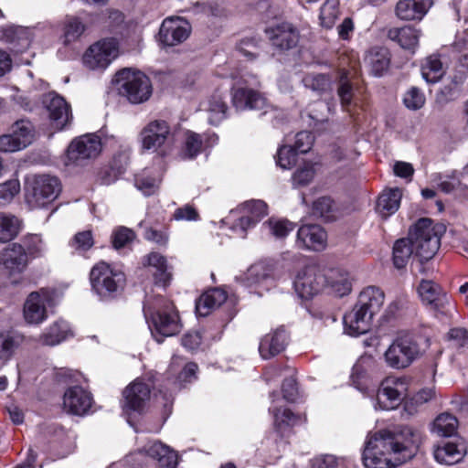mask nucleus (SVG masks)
I'll list each match as a JSON object with an SVG mask.
<instances>
[{
	"label": "nucleus",
	"instance_id": "1",
	"mask_svg": "<svg viewBox=\"0 0 468 468\" xmlns=\"http://www.w3.org/2000/svg\"><path fill=\"white\" fill-rule=\"evenodd\" d=\"M421 443L420 431L410 426H401L399 431H380L366 442L362 453L366 468H392L417 453Z\"/></svg>",
	"mask_w": 468,
	"mask_h": 468
},
{
	"label": "nucleus",
	"instance_id": "2",
	"mask_svg": "<svg viewBox=\"0 0 468 468\" xmlns=\"http://www.w3.org/2000/svg\"><path fill=\"white\" fill-rule=\"evenodd\" d=\"M446 225L429 218H421L410 229L409 237L395 241L392 251L393 264L403 269L412 254L420 261L433 258L441 247V239L446 232Z\"/></svg>",
	"mask_w": 468,
	"mask_h": 468
},
{
	"label": "nucleus",
	"instance_id": "3",
	"mask_svg": "<svg viewBox=\"0 0 468 468\" xmlns=\"http://www.w3.org/2000/svg\"><path fill=\"white\" fill-rule=\"evenodd\" d=\"M144 313L158 343L163 341V337L175 335L181 330L178 312L170 300L157 298L154 307L145 305Z\"/></svg>",
	"mask_w": 468,
	"mask_h": 468
},
{
	"label": "nucleus",
	"instance_id": "4",
	"mask_svg": "<svg viewBox=\"0 0 468 468\" xmlns=\"http://www.w3.org/2000/svg\"><path fill=\"white\" fill-rule=\"evenodd\" d=\"M422 356L419 336L410 331L399 332L384 353L387 366L402 370Z\"/></svg>",
	"mask_w": 468,
	"mask_h": 468
},
{
	"label": "nucleus",
	"instance_id": "5",
	"mask_svg": "<svg viewBox=\"0 0 468 468\" xmlns=\"http://www.w3.org/2000/svg\"><path fill=\"white\" fill-rule=\"evenodd\" d=\"M125 282L124 272L104 261L94 264L90 271L91 290L101 300L115 298L123 290Z\"/></svg>",
	"mask_w": 468,
	"mask_h": 468
},
{
	"label": "nucleus",
	"instance_id": "6",
	"mask_svg": "<svg viewBox=\"0 0 468 468\" xmlns=\"http://www.w3.org/2000/svg\"><path fill=\"white\" fill-rule=\"evenodd\" d=\"M385 301L384 292L377 286H367L358 295L356 310L353 319V337L367 335L372 320L381 310Z\"/></svg>",
	"mask_w": 468,
	"mask_h": 468
},
{
	"label": "nucleus",
	"instance_id": "7",
	"mask_svg": "<svg viewBox=\"0 0 468 468\" xmlns=\"http://www.w3.org/2000/svg\"><path fill=\"white\" fill-rule=\"evenodd\" d=\"M117 90L120 96L132 104L147 101L153 93L150 79L140 70L122 69L116 73Z\"/></svg>",
	"mask_w": 468,
	"mask_h": 468
},
{
	"label": "nucleus",
	"instance_id": "8",
	"mask_svg": "<svg viewBox=\"0 0 468 468\" xmlns=\"http://www.w3.org/2000/svg\"><path fill=\"white\" fill-rule=\"evenodd\" d=\"M171 134L170 124L161 119L149 122L140 132L141 147L144 151H152L161 156H166L171 152L167 144Z\"/></svg>",
	"mask_w": 468,
	"mask_h": 468
},
{
	"label": "nucleus",
	"instance_id": "9",
	"mask_svg": "<svg viewBox=\"0 0 468 468\" xmlns=\"http://www.w3.org/2000/svg\"><path fill=\"white\" fill-rule=\"evenodd\" d=\"M61 191L59 180L46 175L33 178L27 189V202L32 207H46L52 204Z\"/></svg>",
	"mask_w": 468,
	"mask_h": 468
},
{
	"label": "nucleus",
	"instance_id": "10",
	"mask_svg": "<svg viewBox=\"0 0 468 468\" xmlns=\"http://www.w3.org/2000/svg\"><path fill=\"white\" fill-rule=\"evenodd\" d=\"M418 292L422 303L435 314V316L447 317L452 306V296L438 282L432 280H421Z\"/></svg>",
	"mask_w": 468,
	"mask_h": 468
},
{
	"label": "nucleus",
	"instance_id": "11",
	"mask_svg": "<svg viewBox=\"0 0 468 468\" xmlns=\"http://www.w3.org/2000/svg\"><path fill=\"white\" fill-rule=\"evenodd\" d=\"M408 381L406 378L387 377L378 388L377 399L380 408L386 410L397 409L407 399Z\"/></svg>",
	"mask_w": 468,
	"mask_h": 468
},
{
	"label": "nucleus",
	"instance_id": "12",
	"mask_svg": "<svg viewBox=\"0 0 468 468\" xmlns=\"http://www.w3.org/2000/svg\"><path fill=\"white\" fill-rule=\"evenodd\" d=\"M35 129L27 120L16 122L12 126V133L0 136V151L17 152L25 149L33 143Z\"/></svg>",
	"mask_w": 468,
	"mask_h": 468
},
{
	"label": "nucleus",
	"instance_id": "13",
	"mask_svg": "<svg viewBox=\"0 0 468 468\" xmlns=\"http://www.w3.org/2000/svg\"><path fill=\"white\" fill-rule=\"evenodd\" d=\"M377 361L372 355L361 356L353 365V388L363 395H371L375 392L376 384L374 375L377 371Z\"/></svg>",
	"mask_w": 468,
	"mask_h": 468
},
{
	"label": "nucleus",
	"instance_id": "14",
	"mask_svg": "<svg viewBox=\"0 0 468 468\" xmlns=\"http://www.w3.org/2000/svg\"><path fill=\"white\" fill-rule=\"evenodd\" d=\"M325 286L324 274L315 266H308L301 271L295 281L294 288L302 299H311Z\"/></svg>",
	"mask_w": 468,
	"mask_h": 468
},
{
	"label": "nucleus",
	"instance_id": "15",
	"mask_svg": "<svg viewBox=\"0 0 468 468\" xmlns=\"http://www.w3.org/2000/svg\"><path fill=\"white\" fill-rule=\"evenodd\" d=\"M466 454V444L463 438L441 439L433 448V456L441 464L452 465L462 461Z\"/></svg>",
	"mask_w": 468,
	"mask_h": 468
},
{
	"label": "nucleus",
	"instance_id": "16",
	"mask_svg": "<svg viewBox=\"0 0 468 468\" xmlns=\"http://www.w3.org/2000/svg\"><path fill=\"white\" fill-rule=\"evenodd\" d=\"M242 213L241 217L236 220L233 229L242 237L246 236L247 229L254 227L268 214L267 204L261 200H250L241 204L239 207Z\"/></svg>",
	"mask_w": 468,
	"mask_h": 468
},
{
	"label": "nucleus",
	"instance_id": "17",
	"mask_svg": "<svg viewBox=\"0 0 468 468\" xmlns=\"http://www.w3.org/2000/svg\"><path fill=\"white\" fill-rule=\"evenodd\" d=\"M191 26L184 18L167 17L159 29L160 41L166 46H175L185 41L190 35Z\"/></svg>",
	"mask_w": 468,
	"mask_h": 468
},
{
	"label": "nucleus",
	"instance_id": "18",
	"mask_svg": "<svg viewBox=\"0 0 468 468\" xmlns=\"http://www.w3.org/2000/svg\"><path fill=\"white\" fill-rule=\"evenodd\" d=\"M124 409L143 412L151 397V387L144 378H136L122 392Z\"/></svg>",
	"mask_w": 468,
	"mask_h": 468
},
{
	"label": "nucleus",
	"instance_id": "19",
	"mask_svg": "<svg viewBox=\"0 0 468 468\" xmlns=\"http://www.w3.org/2000/svg\"><path fill=\"white\" fill-rule=\"evenodd\" d=\"M52 125L58 131L62 130L72 119L70 106L59 95L49 92L43 98Z\"/></svg>",
	"mask_w": 468,
	"mask_h": 468
},
{
	"label": "nucleus",
	"instance_id": "20",
	"mask_svg": "<svg viewBox=\"0 0 468 468\" xmlns=\"http://www.w3.org/2000/svg\"><path fill=\"white\" fill-rule=\"evenodd\" d=\"M296 245L303 250L322 251L327 246V233L319 225H303L297 231Z\"/></svg>",
	"mask_w": 468,
	"mask_h": 468
},
{
	"label": "nucleus",
	"instance_id": "21",
	"mask_svg": "<svg viewBox=\"0 0 468 468\" xmlns=\"http://www.w3.org/2000/svg\"><path fill=\"white\" fill-rule=\"evenodd\" d=\"M28 262L24 246L18 242L9 244L0 252V264L10 276L22 273Z\"/></svg>",
	"mask_w": 468,
	"mask_h": 468
},
{
	"label": "nucleus",
	"instance_id": "22",
	"mask_svg": "<svg viewBox=\"0 0 468 468\" xmlns=\"http://www.w3.org/2000/svg\"><path fill=\"white\" fill-rule=\"evenodd\" d=\"M270 411L273 415L274 430L282 437L291 434L295 427L305 425L307 422L305 412H293L288 408H274Z\"/></svg>",
	"mask_w": 468,
	"mask_h": 468
},
{
	"label": "nucleus",
	"instance_id": "23",
	"mask_svg": "<svg viewBox=\"0 0 468 468\" xmlns=\"http://www.w3.org/2000/svg\"><path fill=\"white\" fill-rule=\"evenodd\" d=\"M272 46L280 51H286L296 47L299 41L297 28L287 22L265 29Z\"/></svg>",
	"mask_w": 468,
	"mask_h": 468
},
{
	"label": "nucleus",
	"instance_id": "24",
	"mask_svg": "<svg viewBox=\"0 0 468 468\" xmlns=\"http://www.w3.org/2000/svg\"><path fill=\"white\" fill-rule=\"evenodd\" d=\"M92 405L91 394L80 386L69 387L63 396V409L73 415H84Z\"/></svg>",
	"mask_w": 468,
	"mask_h": 468
},
{
	"label": "nucleus",
	"instance_id": "25",
	"mask_svg": "<svg viewBox=\"0 0 468 468\" xmlns=\"http://www.w3.org/2000/svg\"><path fill=\"white\" fill-rule=\"evenodd\" d=\"M232 104L237 110L261 109L265 104V99L256 90L249 88L242 81H238L232 87Z\"/></svg>",
	"mask_w": 468,
	"mask_h": 468
},
{
	"label": "nucleus",
	"instance_id": "26",
	"mask_svg": "<svg viewBox=\"0 0 468 468\" xmlns=\"http://www.w3.org/2000/svg\"><path fill=\"white\" fill-rule=\"evenodd\" d=\"M51 301L47 291L31 292L24 304V316L29 324H39L47 318L46 306Z\"/></svg>",
	"mask_w": 468,
	"mask_h": 468
},
{
	"label": "nucleus",
	"instance_id": "27",
	"mask_svg": "<svg viewBox=\"0 0 468 468\" xmlns=\"http://www.w3.org/2000/svg\"><path fill=\"white\" fill-rule=\"evenodd\" d=\"M288 334L283 326L266 334L260 342L259 353L263 359H270L285 349Z\"/></svg>",
	"mask_w": 468,
	"mask_h": 468
},
{
	"label": "nucleus",
	"instance_id": "28",
	"mask_svg": "<svg viewBox=\"0 0 468 468\" xmlns=\"http://www.w3.org/2000/svg\"><path fill=\"white\" fill-rule=\"evenodd\" d=\"M101 150V139L95 134L80 136L72 141L69 146L70 158L76 160L96 157Z\"/></svg>",
	"mask_w": 468,
	"mask_h": 468
},
{
	"label": "nucleus",
	"instance_id": "29",
	"mask_svg": "<svg viewBox=\"0 0 468 468\" xmlns=\"http://www.w3.org/2000/svg\"><path fill=\"white\" fill-rule=\"evenodd\" d=\"M433 5V0H399L395 7L400 20L420 21Z\"/></svg>",
	"mask_w": 468,
	"mask_h": 468
},
{
	"label": "nucleus",
	"instance_id": "30",
	"mask_svg": "<svg viewBox=\"0 0 468 468\" xmlns=\"http://www.w3.org/2000/svg\"><path fill=\"white\" fill-rule=\"evenodd\" d=\"M140 452L155 460L157 468H176L177 466L176 452L158 441L144 445Z\"/></svg>",
	"mask_w": 468,
	"mask_h": 468
},
{
	"label": "nucleus",
	"instance_id": "31",
	"mask_svg": "<svg viewBox=\"0 0 468 468\" xmlns=\"http://www.w3.org/2000/svg\"><path fill=\"white\" fill-rule=\"evenodd\" d=\"M121 55L119 40L115 37H103L86 49L83 58H117Z\"/></svg>",
	"mask_w": 468,
	"mask_h": 468
},
{
	"label": "nucleus",
	"instance_id": "32",
	"mask_svg": "<svg viewBox=\"0 0 468 468\" xmlns=\"http://www.w3.org/2000/svg\"><path fill=\"white\" fill-rule=\"evenodd\" d=\"M227 292L221 288H212L202 293L196 302V312L199 316H207L226 302Z\"/></svg>",
	"mask_w": 468,
	"mask_h": 468
},
{
	"label": "nucleus",
	"instance_id": "33",
	"mask_svg": "<svg viewBox=\"0 0 468 468\" xmlns=\"http://www.w3.org/2000/svg\"><path fill=\"white\" fill-rule=\"evenodd\" d=\"M401 197L399 188H389L383 191L377 199L376 212L383 219L388 218L399 209Z\"/></svg>",
	"mask_w": 468,
	"mask_h": 468
},
{
	"label": "nucleus",
	"instance_id": "34",
	"mask_svg": "<svg viewBox=\"0 0 468 468\" xmlns=\"http://www.w3.org/2000/svg\"><path fill=\"white\" fill-rule=\"evenodd\" d=\"M325 276V285L336 296L342 297L347 295L351 291V282L349 273L341 269H331Z\"/></svg>",
	"mask_w": 468,
	"mask_h": 468
},
{
	"label": "nucleus",
	"instance_id": "35",
	"mask_svg": "<svg viewBox=\"0 0 468 468\" xmlns=\"http://www.w3.org/2000/svg\"><path fill=\"white\" fill-rule=\"evenodd\" d=\"M388 37L397 41L402 48L414 53L419 44L420 31L412 27H394L388 30Z\"/></svg>",
	"mask_w": 468,
	"mask_h": 468
},
{
	"label": "nucleus",
	"instance_id": "36",
	"mask_svg": "<svg viewBox=\"0 0 468 468\" xmlns=\"http://www.w3.org/2000/svg\"><path fill=\"white\" fill-rule=\"evenodd\" d=\"M23 228V222L16 216L0 212V243H7L15 239Z\"/></svg>",
	"mask_w": 468,
	"mask_h": 468
},
{
	"label": "nucleus",
	"instance_id": "37",
	"mask_svg": "<svg viewBox=\"0 0 468 468\" xmlns=\"http://www.w3.org/2000/svg\"><path fill=\"white\" fill-rule=\"evenodd\" d=\"M353 127L355 126L356 118L355 115L358 114L357 108L361 111L366 112L369 105V95L367 91V88L363 83H360V80L357 76V67L353 64Z\"/></svg>",
	"mask_w": 468,
	"mask_h": 468
},
{
	"label": "nucleus",
	"instance_id": "38",
	"mask_svg": "<svg viewBox=\"0 0 468 468\" xmlns=\"http://www.w3.org/2000/svg\"><path fill=\"white\" fill-rule=\"evenodd\" d=\"M69 335V325L64 321L52 324L38 338L43 346H54L60 344Z\"/></svg>",
	"mask_w": 468,
	"mask_h": 468
},
{
	"label": "nucleus",
	"instance_id": "39",
	"mask_svg": "<svg viewBox=\"0 0 468 468\" xmlns=\"http://www.w3.org/2000/svg\"><path fill=\"white\" fill-rule=\"evenodd\" d=\"M142 264L144 267H154L155 282L162 286H166L169 281V273L166 271V260L157 252H151L144 256Z\"/></svg>",
	"mask_w": 468,
	"mask_h": 468
},
{
	"label": "nucleus",
	"instance_id": "40",
	"mask_svg": "<svg viewBox=\"0 0 468 468\" xmlns=\"http://www.w3.org/2000/svg\"><path fill=\"white\" fill-rule=\"evenodd\" d=\"M24 336L15 332L0 333V360L7 362L15 354L16 350L23 344Z\"/></svg>",
	"mask_w": 468,
	"mask_h": 468
},
{
	"label": "nucleus",
	"instance_id": "41",
	"mask_svg": "<svg viewBox=\"0 0 468 468\" xmlns=\"http://www.w3.org/2000/svg\"><path fill=\"white\" fill-rule=\"evenodd\" d=\"M314 216L323 218L324 221H333L337 218V208L329 197L317 198L312 207Z\"/></svg>",
	"mask_w": 468,
	"mask_h": 468
},
{
	"label": "nucleus",
	"instance_id": "42",
	"mask_svg": "<svg viewBox=\"0 0 468 468\" xmlns=\"http://www.w3.org/2000/svg\"><path fill=\"white\" fill-rule=\"evenodd\" d=\"M458 420L450 413L440 414L433 421V429L441 437H452L456 433Z\"/></svg>",
	"mask_w": 468,
	"mask_h": 468
},
{
	"label": "nucleus",
	"instance_id": "43",
	"mask_svg": "<svg viewBox=\"0 0 468 468\" xmlns=\"http://www.w3.org/2000/svg\"><path fill=\"white\" fill-rule=\"evenodd\" d=\"M93 245V234L92 231L89 229L77 232L69 241V246L79 255H83L90 250Z\"/></svg>",
	"mask_w": 468,
	"mask_h": 468
},
{
	"label": "nucleus",
	"instance_id": "44",
	"mask_svg": "<svg viewBox=\"0 0 468 468\" xmlns=\"http://www.w3.org/2000/svg\"><path fill=\"white\" fill-rule=\"evenodd\" d=\"M21 242L22 246H24L28 260L29 258L40 257L45 251V244L40 235H25L22 238Z\"/></svg>",
	"mask_w": 468,
	"mask_h": 468
},
{
	"label": "nucleus",
	"instance_id": "45",
	"mask_svg": "<svg viewBox=\"0 0 468 468\" xmlns=\"http://www.w3.org/2000/svg\"><path fill=\"white\" fill-rule=\"evenodd\" d=\"M339 1L338 0H326L320 9L319 18L321 25L324 27L330 28L335 24V19L339 14Z\"/></svg>",
	"mask_w": 468,
	"mask_h": 468
},
{
	"label": "nucleus",
	"instance_id": "46",
	"mask_svg": "<svg viewBox=\"0 0 468 468\" xmlns=\"http://www.w3.org/2000/svg\"><path fill=\"white\" fill-rule=\"evenodd\" d=\"M160 182V178L150 176L147 171L135 176V186L145 196L154 194L159 188Z\"/></svg>",
	"mask_w": 468,
	"mask_h": 468
},
{
	"label": "nucleus",
	"instance_id": "47",
	"mask_svg": "<svg viewBox=\"0 0 468 468\" xmlns=\"http://www.w3.org/2000/svg\"><path fill=\"white\" fill-rule=\"evenodd\" d=\"M202 139L200 134L194 132H186L185 133V142L183 146V155L185 158H194L201 153Z\"/></svg>",
	"mask_w": 468,
	"mask_h": 468
},
{
	"label": "nucleus",
	"instance_id": "48",
	"mask_svg": "<svg viewBox=\"0 0 468 468\" xmlns=\"http://www.w3.org/2000/svg\"><path fill=\"white\" fill-rule=\"evenodd\" d=\"M0 40L5 43H15L16 41H22L24 48L29 44L27 37V32L20 27L8 26L0 28Z\"/></svg>",
	"mask_w": 468,
	"mask_h": 468
},
{
	"label": "nucleus",
	"instance_id": "49",
	"mask_svg": "<svg viewBox=\"0 0 468 468\" xmlns=\"http://www.w3.org/2000/svg\"><path fill=\"white\" fill-rule=\"evenodd\" d=\"M85 26L77 17H68L64 23L63 38L64 43L68 44L77 40L84 32Z\"/></svg>",
	"mask_w": 468,
	"mask_h": 468
},
{
	"label": "nucleus",
	"instance_id": "50",
	"mask_svg": "<svg viewBox=\"0 0 468 468\" xmlns=\"http://www.w3.org/2000/svg\"><path fill=\"white\" fill-rule=\"evenodd\" d=\"M228 105L219 94H213L208 101L210 122L218 123L226 117Z\"/></svg>",
	"mask_w": 468,
	"mask_h": 468
},
{
	"label": "nucleus",
	"instance_id": "51",
	"mask_svg": "<svg viewBox=\"0 0 468 468\" xmlns=\"http://www.w3.org/2000/svg\"><path fill=\"white\" fill-rule=\"evenodd\" d=\"M315 170L314 164L306 162L303 165L298 168L292 176V182L294 187L305 186L309 185L314 179Z\"/></svg>",
	"mask_w": 468,
	"mask_h": 468
},
{
	"label": "nucleus",
	"instance_id": "52",
	"mask_svg": "<svg viewBox=\"0 0 468 468\" xmlns=\"http://www.w3.org/2000/svg\"><path fill=\"white\" fill-rule=\"evenodd\" d=\"M443 74L441 60H426V63L421 65V75L427 82L435 83Z\"/></svg>",
	"mask_w": 468,
	"mask_h": 468
},
{
	"label": "nucleus",
	"instance_id": "53",
	"mask_svg": "<svg viewBox=\"0 0 468 468\" xmlns=\"http://www.w3.org/2000/svg\"><path fill=\"white\" fill-rule=\"evenodd\" d=\"M134 231L126 227H119L112 233V243L115 250H120L131 244L135 239Z\"/></svg>",
	"mask_w": 468,
	"mask_h": 468
},
{
	"label": "nucleus",
	"instance_id": "54",
	"mask_svg": "<svg viewBox=\"0 0 468 468\" xmlns=\"http://www.w3.org/2000/svg\"><path fill=\"white\" fill-rule=\"evenodd\" d=\"M426 101L424 93L417 87H411L403 97L405 107L411 111L421 109Z\"/></svg>",
	"mask_w": 468,
	"mask_h": 468
},
{
	"label": "nucleus",
	"instance_id": "55",
	"mask_svg": "<svg viewBox=\"0 0 468 468\" xmlns=\"http://www.w3.org/2000/svg\"><path fill=\"white\" fill-rule=\"evenodd\" d=\"M275 162L282 169H291L297 162V153L291 146L282 145L277 151Z\"/></svg>",
	"mask_w": 468,
	"mask_h": 468
},
{
	"label": "nucleus",
	"instance_id": "56",
	"mask_svg": "<svg viewBox=\"0 0 468 468\" xmlns=\"http://www.w3.org/2000/svg\"><path fill=\"white\" fill-rule=\"evenodd\" d=\"M433 392L430 388H423L414 394L412 397H407L404 403V410L408 414L413 415L416 413V406H413V401L417 404H424L431 399Z\"/></svg>",
	"mask_w": 468,
	"mask_h": 468
},
{
	"label": "nucleus",
	"instance_id": "57",
	"mask_svg": "<svg viewBox=\"0 0 468 468\" xmlns=\"http://www.w3.org/2000/svg\"><path fill=\"white\" fill-rule=\"evenodd\" d=\"M314 142V137L311 132L302 131L295 135V141L291 146L298 154L308 153Z\"/></svg>",
	"mask_w": 468,
	"mask_h": 468
},
{
	"label": "nucleus",
	"instance_id": "58",
	"mask_svg": "<svg viewBox=\"0 0 468 468\" xmlns=\"http://www.w3.org/2000/svg\"><path fill=\"white\" fill-rule=\"evenodd\" d=\"M447 337L457 349L468 348V330L466 328L452 327L449 330Z\"/></svg>",
	"mask_w": 468,
	"mask_h": 468
},
{
	"label": "nucleus",
	"instance_id": "59",
	"mask_svg": "<svg viewBox=\"0 0 468 468\" xmlns=\"http://www.w3.org/2000/svg\"><path fill=\"white\" fill-rule=\"evenodd\" d=\"M146 240L155 243L158 246H166L169 235L166 228L156 229L153 227L146 228L144 233Z\"/></svg>",
	"mask_w": 468,
	"mask_h": 468
},
{
	"label": "nucleus",
	"instance_id": "60",
	"mask_svg": "<svg viewBox=\"0 0 468 468\" xmlns=\"http://www.w3.org/2000/svg\"><path fill=\"white\" fill-rule=\"evenodd\" d=\"M338 95L343 106L346 107L347 112H349V105L351 103V84L348 78V71H343L340 76Z\"/></svg>",
	"mask_w": 468,
	"mask_h": 468
},
{
	"label": "nucleus",
	"instance_id": "61",
	"mask_svg": "<svg viewBox=\"0 0 468 468\" xmlns=\"http://www.w3.org/2000/svg\"><path fill=\"white\" fill-rule=\"evenodd\" d=\"M268 226L271 234L276 238H283L293 229V224L286 219H270Z\"/></svg>",
	"mask_w": 468,
	"mask_h": 468
},
{
	"label": "nucleus",
	"instance_id": "62",
	"mask_svg": "<svg viewBox=\"0 0 468 468\" xmlns=\"http://www.w3.org/2000/svg\"><path fill=\"white\" fill-rule=\"evenodd\" d=\"M305 87L315 90H324L329 83V79L324 74L307 75L303 80Z\"/></svg>",
	"mask_w": 468,
	"mask_h": 468
},
{
	"label": "nucleus",
	"instance_id": "63",
	"mask_svg": "<svg viewBox=\"0 0 468 468\" xmlns=\"http://www.w3.org/2000/svg\"><path fill=\"white\" fill-rule=\"evenodd\" d=\"M172 218L177 221L187 220L197 221L199 219V214L194 206L186 204L175 210Z\"/></svg>",
	"mask_w": 468,
	"mask_h": 468
},
{
	"label": "nucleus",
	"instance_id": "64",
	"mask_svg": "<svg viewBox=\"0 0 468 468\" xmlns=\"http://www.w3.org/2000/svg\"><path fill=\"white\" fill-rule=\"evenodd\" d=\"M338 459L334 455H321L314 459L313 468H338Z\"/></svg>",
	"mask_w": 468,
	"mask_h": 468
}]
</instances>
